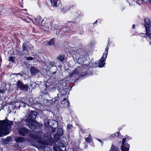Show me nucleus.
<instances>
[{
    "instance_id": "obj_1",
    "label": "nucleus",
    "mask_w": 151,
    "mask_h": 151,
    "mask_svg": "<svg viewBox=\"0 0 151 151\" xmlns=\"http://www.w3.org/2000/svg\"><path fill=\"white\" fill-rule=\"evenodd\" d=\"M13 123L8 120L0 121V137L8 134Z\"/></svg>"
},
{
    "instance_id": "obj_2",
    "label": "nucleus",
    "mask_w": 151,
    "mask_h": 151,
    "mask_svg": "<svg viewBox=\"0 0 151 151\" xmlns=\"http://www.w3.org/2000/svg\"><path fill=\"white\" fill-rule=\"evenodd\" d=\"M37 114V113L35 111H32L26 120V121L29 122L28 127L32 130L34 129L37 127L36 125L34 123H37L35 120L36 118Z\"/></svg>"
},
{
    "instance_id": "obj_3",
    "label": "nucleus",
    "mask_w": 151,
    "mask_h": 151,
    "mask_svg": "<svg viewBox=\"0 0 151 151\" xmlns=\"http://www.w3.org/2000/svg\"><path fill=\"white\" fill-rule=\"evenodd\" d=\"M144 26L145 28L146 34L148 36L151 35V22L148 18L146 19L145 20Z\"/></svg>"
},
{
    "instance_id": "obj_4",
    "label": "nucleus",
    "mask_w": 151,
    "mask_h": 151,
    "mask_svg": "<svg viewBox=\"0 0 151 151\" xmlns=\"http://www.w3.org/2000/svg\"><path fill=\"white\" fill-rule=\"evenodd\" d=\"M108 50L109 48L107 47L105 52L103 53L102 57L99 61L98 65L97 66L100 67H102L105 65V62L104 61L106 60L108 55Z\"/></svg>"
},
{
    "instance_id": "obj_5",
    "label": "nucleus",
    "mask_w": 151,
    "mask_h": 151,
    "mask_svg": "<svg viewBox=\"0 0 151 151\" xmlns=\"http://www.w3.org/2000/svg\"><path fill=\"white\" fill-rule=\"evenodd\" d=\"M125 139L124 138L122 139V145L121 147L122 151H129L130 146L129 144L125 142Z\"/></svg>"
},
{
    "instance_id": "obj_6",
    "label": "nucleus",
    "mask_w": 151,
    "mask_h": 151,
    "mask_svg": "<svg viewBox=\"0 0 151 151\" xmlns=\"http://www.w3.org/2000/svg\"><path fill=\"white\" fill-rule=\"evenodd\" d=\"M44 20L40 16H38L36 19H35V22H33L35 24H37L39 26L41 27H43L45 24L43 22Z\"/></svg>"
},
{
    "instance_id": "obj_7",
    "label": "nucleus",
    "mask_w": 151,
    "mask_h": 151,
    "mask_svg": "<svg viewBox=\"0 0 151 151\" xmlns=\"http://www.w3.org/2000/svg\"><path fill=\"white\" fill-rule=\"evenodd\" d=\"M54 151H66L65 147L62 143L58 142V146L55 148L54 147Z\"/></svg>"
},
{
    "instance_id": "obj_8",
    "label": "nucleus",
    "mask_w": 151,
    "mask_h": 151,
    "mask_svg": "<svg viewBox=\"0 0 151 151\" xmlns=\"http://www.w3.org/2000/svg\"><path fill=\"white\" fill-rule=\"evenodd\" d=\"M18 82L17 83V86L21 90H27L28 89V87L27 85H24L23 84L22 82L17 80Z\"/></svg>"
},
{
    "instance_id": "obj_9",
    "label": "nucleus",
    "mask_w": 151,
    "mask_h": 151,
    "mask_svg": "<svg viewBox=\"0 0 151 151\" xmlns=\"http://www.w3.org/2000/svg\"><path fill=\"white\" fill-rule=\"evenodd\" d=\"M18 131L19 134L23 136H25L28 132V131L25 128H19V129Z\"/></svg>"
},
{
    "instance_id": "obj_10",
    "label": "nucleus",
    "mask_w": 151,
    "mask_h": 151,
    "mask_svg": "<svg viewBox=\"0 0 151 151\" xmlns=\"http://www.w3.org/2000/svg\"><path fill=\"white\" fill-rule=\"evenodd\" d=\"M51 138V136L50 133H47L43 136V139L45 142L50 140Z\"/></svg>"
},
{
    "instance_id": "obj_11",
    "label": "nucleus",
    "mask_w": 151,
    "mask_h": 151,
    "mask_svg": "<svg viewBox=\"0 0 151 151\" xmlns=\"http://www.w3.org/2000/svg\"><path fill=\"white\" fill-rule=\"evenodd\" d=\"M31 73L32 75H35L39 72V70L35 67H32L31 68Z\"/></svg>"
},
{
    "instance_id": "obj_12",
    "label": "nucleus",
    "mask_w": 151,
    "mask_h": 151,
    "mask_svg": "<svg viewBox=\"0 0 151 151\" xmlns=\"http://www.w3.org/2000/svg\"><path fill=\"white\" fill-rule=\"evenodd\" d=\"M19 77H22V75L19 73H14L10 75V77L13 78H18Z\"/></svg>"
},
{
    "instance_id": "obj_13",
    "label": "nucleus",
    "mask_w": 151,
    "mask_h": 151,
    "mask_svg": "<svg viewBox=\"0 0 151 151\" xmlns=\"http://www.w3.org/2000/svg\"><path fill=\"white\" fill-rule=\"evenodd\" d=\"M15 140L17 142L21 143L19 145L24 144V143L22 142L24 141V139L22 137H17L15 139Z\"/></svg>"
},
{
    "instance_id": "obj_14",
    "label": "nucleus",
    "mask_w": 151,
    "mask_h": 151,
    "mask_svg": "<svg viewBox=\"0 0 151 151\" xmlns=\"http://www.w3.org/2000/svg\"><path fill=\"white\" fill-rule=\"evenodd\" d=\"M52 5L54 7L57 6V3L60 2L59 0H50Z\"/></svg>"
},
{
    "instance_id": "obj_15",
    "label": "nucleus",
    "mask_w": 151,
    "mask_h": 151,
    "mask_svg": "<svg viewBox=\"0 0 151 151\" xmlns=\"http://www.w3.org/2000/svg\"><path fill=\"white\" fill-rule=\"evenodd\" d=\"M57 58L61 62L63 61L64 59V56L63 55H60L58 56Z\"/></svg>"
},
{
    "instance_id": "obj_16",
    "label": "nucleus",
    "mask_w": 151,
    "mask_h": 151,
    "mask_svg": "<svg viewBox=\"0 0 151 151\" xmlns=\"http://www.w3.org/2000/svg\"><path fill=\"white\" fill-rule=\"evenodd\" d=\"M109 151H120L119 149L117 147L114 146H112Z\"/></svg>"
},
{
    "instance_id": "obj_17",
    "label": "nucleus",
    "mask_w": 151,
    "mask_h": 151,
    "mask_svg": "<svg viewBox=\"0 0 151 151\" xmlns=\"http://www.w3.org/2000/svg\"><path fill=\"white\" fill-rule=\"evenodd\" d=\"M54 40L53 39H52L50 40L48 42L47 44L49 45H54Z\"/></svg>"
},
{
    "instance_id": "obj_18",
    "label": "nucleus",
    "mask_w": 151,
    "mask_h": 151,
    "mask_svg": "<svg viewBox=\"0 0 151 151\" xmlns=\"http://www.w3.org/2000/svg\"><path fill=\"white\" fill-rule=\"evenodd\" d=\"M22 47H23V51H25V52H26L25 53V54L27 53V51H26L27 48L26 47L25 45L24 44H23V45H22Z\"/></svg>"
},
{
    "instance_id": "obj_19",
    "label": "nucleus",
    "mask_w": 151,
    "mask_h": 151,
    "mask_svg": "<svg viewBox=\"0 0 151 151\" xmlns=\"http://www.w3.org/2000/svg\"><path fill=\"white\" fill-rule=\"evenodd\" d=\"M119 135V133L118 132L112 134L111 135V137H113L114 136H118Z\"/></svg>"
},
{
    "instance_id": "obj_20",
    "label": "nucleus",
    "mask_w": 151,
    "mask_h": 151,
    "mask_svg": "<svg viewBox=\"0 0 151 151\" xmlns=\"http://www.w3.org/2000/svg\"><path fill=\"white\" fill-rule=\"evenodd\" d=\"M66 101L65 103L68 106V105H69V103L68 102V101L67 100H66V99L65 98H64L63 99V102H64V101Z\"/></svg>"
},
{
    "instance_id": "obj_21",
    "label": "nucleus",
    "mask_w": 151,
    "mask_h": 151,
    "mask_svg": "<svg viewBox=\"0 0 151 151\" xmlns=\"http://www.w3.org/2000/svg\"><path fill=\"white\" fill-rule=\"evenodd\" d=\"M9 61H11L12 63L14 62V60L13 57H10L9 59Z\"/></svg>"
},
{
    "instance_id": "obj_22",
    "label": "nucleus",
    "mask_w": 151,
    "mask_h": 151,
    "mask_svg": "<svg viewBox=\"0 0 151 151\" xmlns=\"http://www.w3.org/2000/svg\"><path fill=\"white\" fill-rule=\"evenodd\" d=\"M88 142H90L91 141V139L89 137H87L85 139Z\"/></svg>"
},
{
    "instance_id": "obj_23",
    "label": "nucleus",
    "mask_w": 151,
    "mask_h": 151,
    "mask_svg": "<svg viewBox=\"0 0 151 151\" xmlns=\"http://www.w3.org/2000/svg\"><path fill=\"white\" fill-rule=\"evenodd\" d=\"M72 127V125L71 124H68L67 125V128L68 129H70Z\"/></svg>"
},
{
    "instance_id": "obj_24",
    "label": "nucleus",
    "mask_w": 151,
    "mask_h": 151,
    "mask_svg": "<svg viewBox=\"0 0 151 151\" xmlns=\"http://www.w3.org/2000/svg\"><path fill=\"white\" fill-rule=\"evenodd\" d=\"M27 59L28 60H33V58L32 57H27Z\"/></svg>"
},
{
    "instance_id": "obj_25",
    "label": "nucleus",
    "mask_w": 151,
    "mask_h": 151,
    "mask_svg": "<svg viewBox=\"0 0 151 151\" xmlns=\"http://www.w3.org/2000/svg\"><path fill=\"white\" fill-rule=\"evenodd\" d=\"M6 139V140L7 141H11V140L12 139V138L10 137H7Z\"/></svg>"
},
{
    "instance_id": "obj_26",
    "label": "nucleus",
    "mask_w": 151,
    "mask_h": 151,
    "mask_svg": "<svg viewBox=\"0 0 151 151\" xmlns=\"http://www.w3.org/2000/svg\"><path fill=\"white\" fill-rule=\"evenodd\" d=\"M47 149L49 150V151H52L51 149L50 148H47V147H45V151Z\"/></svg>"
},
{
    "instance_id": "obj_27",
    "label": "nucleus",
    "mask_w": 151,
    "mask_h": 151,
    "mask_svg": "<svg viewBox=\"0 0 151 151\" xmlns=\"http://www.w3.org/2000/svg\"><path fill=\"white\" fill-rule=\"evenodd\" d=\"M51 26H52L53 27L55 28H56L57 26H55V25H54V26L53 24L52 23V22H51Z\"/></svg>"
},
{
    "instance_id": "obj_28",
    "label": "nucleus",
    "mask_w": 151,
    "mask_h": 151,
    "mask_svg": "<svg viewBox=\"0 0 151 151\" xmlns=\"http://www.w3.org/2000/svg\"><path fill=\"white\" fill-rule=\"evenodd\" d=\"M39 141V142H41V143L42 144H44V145H45V144H46V142H42V141H41V140H38Z\"/></svg>"
},
{
    "instance_id": "obj_29",
    "label": "nucleus",
    "mask_w": 151,
    "mask_h": 151,
    "mask_svg": "<svg viewBox=\"0 0 151 151\" xmlns=\"http://www.w3.org/2000/svg\"><path fill=\"white\" fill-rule=\"evenodd\" d=\"M19 147L20 148H24V146L22 145L20 146L19 145Z\"/></svg>"
},
{
    "instance_id": "obj_30",
    "label": "nucleus",
    "mask_w": 151,
    "mask_h": 151,
    "mask_svg": "<svg viewBox=\"0 0 151 151\" xmlns=\"http://www.w3.org/2000/svg\"><path fill=\"white\" fill-rule=\"evenodd\" d=\"M22 104H24V107H25V103H21L20 104V105H22Z\"/></svg>"
},
{
    "instance_id": "obj_31",
    "label": "nucleus",
    "mask_w": 151,
    "mask_h": 151,
    "mask_svg": "<svg viewBox=\"0 0 151 151\" xmlns=\"http://www.w3.org/2000/svg\"><path fill=\"white\" fill-rule=\"evenodd\" d=\"M30 21H31L32 22H33L32 20L31 19H29V21H28V22H30Z\"/></svg>"
},
{
    "instance_id": "obj_32",
    "label": "nucleus",
    "mask_w": 151,
    "mask_h": 151,
    "mask_svg": "<svg viewBox=\"0 0 151 151\" xmlns=\"http://www.w3.org/2000/svg\"><path fill=\"white\" fill-rule=\"evenodd\" d=\"M4 92L3 91H2V90H0V93H4Z\"/></svg>"
},
{
    "instance_id": "obj_33",
    "label": "nucleus",
    "mask_w": 151,
    "mask_h": 151,
    "mask_svg": "<svg viewBox=\"0 0 151 151\" xmlns=\"http://www.w3.org/2000/svg\"><path fill=\"white\" fill-rule=\"evenodd\" d=\"M98 140L101 143V145H103V143L102 142H101V141L100 140H99V139H98Z\"/></svg>"
},
{
    "instance_id": "obj_34",
    "label": "nucleus",
    "mask_w": 151,
    "mask_h": 151,
    "mask_svg": "<svg viewBox=\"0 0 151 151\" xmlns=\"http://www.w3.org/2000/svg\"><path fill=\"white\" fill-rule=\"evenodd\" d=\"M132 27L133 29L135 28V25H132Z\"/></svg>"
},
{
    "instance_id": "obj_35",
    "label": "nucleus",
    "mask_w": 151,
    "mask_h": 151,
    "mask_svg": "<svg viewBox=\"0 0 151 151\" xmlns=\"http://www.w3.org/2000/svg\"><path fill=\"white\" fill-rule=\"evenodd\" d=\"M134 1H136L137 2V3L139 4V2H138V0H134Z\"/></svg>"
},
{
    "instance_id": "obj_36",
    "label": "nucleus",
    "mask_w": 151,
    "mask_h": 151,
    "mask_svg": "<svg viewBox=\"0 0 151 151\" xmlns=\"http://www.w3.org/2000/svg\"><path fill=\"white\" fill-rule=\"evenodd\" d=\"M148 1L151 5V0H149Z\"/></svg>"
},
{
    "instance_id": "obj_37",
    "label": "nucleus",
    "mask_w": 151,
    "mask_h": 151,
    "mask_svg": "<svg viewBox=\"0 0 151 151\" xmlns=\"http://www.w3.org/2000/svg\"><path fill=\"white\" fill-rule=\"evenodd\" d=\"M60 130H61V131L62 132H61V133L60 134L61 135L62 134V130L61 129H60Z\"/></svg>"
},
{
    "instance_id": "obj_38",
    "label": "nucleus",
    "mask_w": 151,
    "mask_h": 151,
    "mask_svg": "<svg viewBox=\"0 0 151 151\" xmlns=\"http://www.w3.org/2000/svg\"><path fill=\"white\" fill-rule=\"evenodd\" d=\"M32 45H31L29 44V46H30L31 47Z\"/></svg>"
},
{
    "instance_id": "obj_39",
    "label": "nucleus",
    "mask_w": 151,
    "mask_h": 151,
    "mask_svg": "<svg viewBox=\"0 0 151 151\" xmlns=\"http://www.w3.org/2000/svg\"><path fill=\"white\" fill-rule=\"evenodd\" d=\"M48 125V124H47V125H45V126H46V127H47V125Z\"/></svg>"
},
{
    "instance_id": "obj_40",
    "label": "nucleus",
    "mask_w": 151,
    "mask_h": 151,
    "mask_svg": "<svg viewBox=\"0 0 151 151\" xmlns=\"http://www.w3.org/2000/svg\"><path fill=\"white\" fill-rule=\"evenodd\" d=\"M89 137H91V136L90 135V134L89 135Z\"/></svg>"
},
{
    "instance_id": "obj_41",
    "label": "nucleus",
    "mask_w": 151,
    "mask_h": 151,
    "mask_svg": "<svg viewBox=\"0 0 151 151\" xmlns=\"http://www.w3.org/2000/svg\"><path fill=\"white\" fill-rule=\"evenodd\" d=\"M150 44H151V42H150Z\"/></svg>"
},
{
    "instance_id": "obj_42",
    "label": "nucleus",
    "mask_w": 151,
    "mask_h": 151,
    "mask_svg": "<svg viewBox=\"0 0 151 151\" xmlns=\"http://www.w3.org/2000/svg\"><path fill=\"white\" fill-rule=\"evenodd\" d=\"M42 132H40V133H41Z\"/></svg>"
}]
</instances>
